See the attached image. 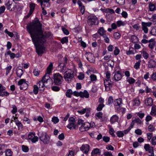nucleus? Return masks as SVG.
I'll use <instances>...</instances> for the list:
<instances>
[{
	"mask_svg": "<svg viewBox=\"0 0 156 156\" xmlns=\"http://www.w3.org/2000/svg\"><path fill=\"white\" fill-rule=\"evenodd\" d=\"M42 24L38 20H34L32 24L27 26V30L30 34L32 40L35 47L36 52L42 55L44 49V46H40L46 41V35L43 34L41 29Z\"/></svg>",
	"mask_w": 156,
	"mask_h": 156,
	"instance_id": "obj_1",
	"label": "nucleus"
},
{
	"mask_svg": "<svg viewBox=\"0 0 156 156\" xmlns=\"http://www.w3.org/2000/svg\"><path fill=\"white\" fill-rule=\"evenodd\" d=\"M63 75L65 80L68 83H69L74 77V71L72 69H68Z\"/></svg>",
	"mask_w": 156,
	"mask_h": 156,
	"instance_id": "obj_2",
	"label": "nucleus"
},
{
	"mask_svg": "<svg viewBox=\"0 0 156 156\" xmlns=\"http://www.w3.org/2000/svg\"><path fill=\"white\" fill-rule=\"evenodd\" d=\"M53 79L54 83L58 85H60L63 81L62 76L59 73L54 74Z\"/></svg>",
	"mask_w": 156,
	"mask_h": 156,
	"instance_id": "obj_3",
	"label": "nucleus"
},
{
	"mask_svg": "<svg viewBox=\"0 0 156 156\" xmlns=\"http://www.w3.org/2000/svg\"><path fill=\"white\" fill-rule=\"evenodd\" d=\"M39 139L45 144H48L50 142V138L45 132L42 133L40 134Z\"/></svg>",
	"mask_w": 156,
	"mask_h": 156,
	"instance_id": "obj_4",
	"label": "nucleus"
},
{
	"mask_svg": "<svg viewBox=\"0 0 156 156\" xmlns=\"http://www.w3.org/2000/svg\"><path fill=\"white\" fill-rule=\"evenodd\" d=\"M69 123L67 126V128L70 130L75 129L76 125L75 124L76 121L75 119L73 117H71L69 119Z\"/></svg>",
	"mask_w": 156,
	"mask_h": 156,
	"instance_id": "obj_5",
	"label": "nucleus"
},
{
	"mask_svg": "<svg viewBox=\"0 0 156 156\" xmlns=\"http://www.w3.org/2000/svg\"><path fill=\"white\" fill-rule=\"evenodd\" d=\"M18 84L20 85V89L21 90H26L28 87V85L24 79H22L19 81Z\"/></svg>",
	"mask_w": 156,
	"mask_h": 156,
	"instance_id": "obj_6",
	"label": "nucleus"
},
{
	"mask_svg": "<svg viewBox=\"0 0 156 156\" xmlns=\"http://www.w3.org/2000/svg\"><path fill=\"white\" fill-rule=\"evenodd\" d=\"M152 23L151 22L145 23L142 22L141 25L142 26V29L144 33L147 34L148 32V29L147 27H150L152 25Z\"/></svg>",
	"mask_w": 156,
	"mask_h": 156,
	"instance_id": "obj_7",
	"label": "nucleus"
},
{
	"mask_svg": "<svg viewBox=\"0 0 156 156\" xmlns=\"http://www.w3.org/2000/svg\"><path fill=\"white\" fill-rule=\"evenodd\" d=\"M87 59L90 62L94 63L95 62L94 56L90 52H87L85 55Z\"/></svg>",
	"mask_w": 156,
	"mask_h": 156,
	"instance_id": "obj_8",
	"label": "nucleus"
},
{
	"mask_svg": "<svg viewBox=\"0 0 156 156\" xmlns=\"http://www.w3.org/2000/svg\"><path fill=\"white\" fill-rule=\"evenodd\" d=\"M112 76H113V77H112V80H114L116 81H118L122 79L121 74L120 73L119 71H117L113 73Z\"/></svg>",
	"mask_w": 156,
	"mask_h": 156,
	"instance_id": "obj_9",
	"label": "nucleus"
},
{
	"mask_svg": "<svg viewBox=\"0 0 156 156\" xmlns=\"http://www.w3.org/2000/svg\"><path fill=\"white\" fill-rule=\"evenodd\" d=\"M87 23L89 25L92 26L95 24L97 20L96 17L93 16H90L88 17Z\"/></svg>",
	"mask_w": 156,
	"mask_h": 156,
	"instance_id": "obj_10",
	"label": "nucleus"
},
{
	"mask_svg": "<svg viewBox=\"0 0 156 156\" xmlns=\"http://www.w3.org/2000/svg\"><path fill=\"white\" fill-rule=\"evenodd\" d=\"M104 84L105 87V90L108 91L110 90L112 87V83L110 79L105 80L104 81Z\"/></svg>",
	"mask_w": 156,
	"mask_h": 156,
	"instance_id": "obj_11",
	"label": "nucleus"
},
{
	"mask_svg": "<svg viewBox=\"0 0 156 156\" xmlns=\"http://www.w3.org/2000/svg\"><path fill=\"white\" fill-rule=\"evenodd\" d=\"M28 138L29 140H31L33 143H34L37 141L38 139V137L35 136V134L33 133H30L28 134Z\"/></svg>",
	"mask_w": 156,
	"mask_h": 156,
	"instance_id": "obj_12",
	"label": "nucleus"
},
{
	"mask_svg": "<svg viewBox=\"0 0 156 156\" xmlns=\"http://www.w3.org/2000/svg\"><path fill=\"white\" fill-rule=\"evenodd\" d=\"M89 149V146L87 144H83L80 147V150L86 154H87L88 152Z\"/></svg>",
	"mask_w": 156,
	"mask_h": 156,
	"instance_id": "obj_13",
	"label": "nucleus"
},
{
	"mask_svg": "<svg viewBox=\"0 0 156 156\" xmlns=\"http://www.w3.org/2000/svg\"><path fill=\"white\" fill-rule=\"evenodd\" d=\"M7 9L10 11H13L15 9V7L14 5H12V2H11L9 1L7 3L5 4Z\"/></svg>",
	"mask_w": 156,
	"mask_h": 156,
	"instance_id": "obj_14",
	"label": "nucleus"
},
{
	"mask_svg": "<svg viewBox=\"0 0 156 156\" xmlns=\"http://www.w3.org/2000/svg\"><path fill=\"white\" fill-rule=\"evenodd\" d=\"M91 122L90 123L88 122H84L83 125V129L81 130L82 131L87 130L90 128L92 127L93 126H91Z\"/></svg>",
	"mask_w": 156,
	"mask_h": 156,
	"instance_id": "obj_15",
	"label": "nucleus"
},
{
	"mask_svg": "<svg viewBox=\"0 0 156 156\" xmlns=\"http://www.w3.org/2000/svg\"><path fill=\"white\" fill-rule=\"evenodd\" d=\"M58 69L61 73H63L66 69V67L65 65L62 63H59L58 66Z\"/></svg>",
	"mask_w": 156,
	"mask_h": 156,
	"instance_id": "obj_16",
	"label": "nucleus"
},
{
	"mask_svg": "<svg viewBox=\"0 0 156 156\" xmlns=\"http://www.w3.org/2000/svg\"><path fill=\"white\" fill-rule=\"evenodd\" d=\"M148 66L151 68H154L156 66V62L153 59H151L148 62Z\"/></svg>",
	"mask_w": 156,
	"mask_h": 156,
	"instance_id": "obj_17",
	"label": "nucleus"
},
{
	"mask_svg": "<svg viewBox=\"0 0 156 156\" xmlns=\"http://www.w3.org/2000/svg\"><path fill=\"white\" fill-rule=\"evenodd\" d=\"M153 103V100L151 98H149L146 99L145 101V104L146 106H151Z\"/></svg>",
	"mask_w": 156,
	"mask_h": 156,
	"instance_id": "obj_18",
	"label": "nucleus"
},
{
	"mask_svg": "<svg viewBox=\"0 0 156 156\" xmlns=\"http://www.w3.org/2000/svg\"><path fill=\"white\" fill-rule=\"evenodd\" d=\"M101 153L100 150L98 148L94 149L93 150L91 153V156H96L98 155H99Z\"/></svg>",
	"mask_w": 156,
	"mask_h": 156,
	"instance_id": "obj_19",
	"label": "nucleus"
},
{
	"mask_svg": "<svg viewBox=\"0 0 156 156\" xmlns=\"http://www.w3.org/2000/svg\"><path fill=\"white\" fill-rule=\"evenodd\" d=\"M119 117L116 115H114L112 116L110 119V122L111 124H113L118 121Z\"/></svg>",
	"mask_w": 156,
	"mask_h": 156,
	"instance_id": "obj_20",
	"label": "nucleus"
},
{
	"mask_svg": "<svg viewBox=\"0 0 156 156\" xmlns=\"http://www.w3.org/2000/svg\"><path fill=\"white\" fill-rule=\"evenodd\" d=\"M80 97L81 98H88L89 97V94L86 90H85L83 92H80Z\"/></svg>",
	"mask_w": 156,
	"mask_h": 156,
	"instance_id": "obj_21",
	"label": "nucleus"
},
{
	"mask_svg": "<svg viewBox=\"0 0 156 156\" xmlns=\"http://www.w3.org/2000/svg\"><path fill=\"white\" fill-rule=\"evenodd\" d=\"M113 103L114 105L115 106H120L122 103V99L119 98L115 100L114 101Z\"/></svg>",
	"mask_w": 156,
	"mask_h": 156,
	"instance_id": "obj_22",
	"label": "nucleus"
},
{
	"mask_svg": "<svg viewBox=\"0 0 156 156\" xmlns=\"http://www.w3.org/2000/svg\"><path fill=\"white\" fill-rule=\"evenodd\" d=\"M36 85L37 86L40 90H44V89L43 88L45 86V85L44 83L42 81H40Z\"/></svg>",
	"mask_w": 156,
	"mask_h": 156,
	"instance_id": "obj_23",
	"label": "nucleus"
},
{
	"mask_svg": "<svg viewBox=\"0 0 156 156\" xmlns=\"http://www.w3.org/2000/svg\"><path fill=\"white\" fill-rule=\"evenodd\" d=\"M106 31L105 30L103 27H100L98 30V33L101 36H103L104 34H105Z\"/></svg>",
	"mask_w": 156,
	"mask_h": 156,
	"instance_id": "obj_24",
	"label": "nucleus"
},
{
	"mask_svg": "<svg viewBox=\"0 0 156 156\" xmlns=\"http://www.w3.org/2000/svg\"><path fill=\"white\" fill-rule=\"evenodd\" d=\"M149 7L150 10L151 11H153L156 10V7L155 5L151 2L149 3Z\"/></svg>",
	"mask_w": 156,
	"mask_h": 156,
	"instance_id": "obj_25",
	"label": "nucleus"
},
{
	"mask_svg": "<svg viewBox=\"0 0 156 156\" xmlns=\"http://www.w3.org/2000/svg\"><path fill=\"white\" fill-rule=\"evenodd\" d=\"M16 74L18 77L20 78L23 73V70L17 68L16 69Z\"/></svg>",
	"mask_w": 156,
	"mask_h": 156,
	"instance_id": "obj_26",
	"label": "nucleus"
},
{
	"mask_svg": "<svg viewBox=\"0 0 156 156\" xmlns=\"http://www.w3.org/2000/svg\"><path fill=\"white\" fill-rule=\"evenodd\" d=\"M9 94V93L5 90H2L0 91V96H8Z\"/></svg>",
	"mask_w": 156,
	"mask_h": 156,
	"instance_id": "obj_27",
	"label": "nucleus"
},
{
	"mask_svg": "<svg viewBox=\"0 0 156 156\" xmlns=\"http://www.w3.org/2000/svg\"><path fill=\"white\" fill-rule=\"evenodd\" d=\"M35 7V4L34 3L31 2L29 4L30 11L31 12H33Z\"/></svg>",
	"mask_w": 156,
	"mask_h": 156,
	"instance_id": "obj_28",
	"label": "nucleus"
},
{
	"mask_svg": "<svg viewBox=\"0 0 156 156\" xmlns=\"http://www.w3.org/2000/svg\"><path fill=\"white\" fill-rule=\"evenodd\" d=\"M66 96L69 98L71 97V95L73 94V92L71 89H68L66 92Z\"/></svg>",
	"mask_w": 156,
	"mask_h": 156,
	"instance_id": "obj_29",
	"label": "nucleus"
},
{
	"mask_svg": "<svg viewBox=\"0 0 156 156\" xmlns=\"http://www.w3.org/2000/svg\"><path fill=\"white\" fill-rule=\"evenodd\" d=\"M53 65L52 63H51L47 68V73L48 74H49L51 72L52 69Z\"/></svg>",
	"mask_w": 156,
	"mask_h": 156,
	"instance_id": "obj_30",
	"label": "nucleus"
},
{
	"mask_svg": "<svg viewBox=\"0 0 156 156\" xmlns=\"http://www.w3.org/2000/svg\"><path fill=\"white\" fill-rule=\"evenodd\" d=\"M68 61V60L67 58L65 56L62 58V61H61L59 63H62L66 66V65Z\"/></svg>",
	"mask_w": 156,
	"mask_h": 156,
	"instance_id": "obj_31",
	"label": "nucleus"
},
{
	"mask_svg": "<svg viewBox=\"0 0 156 156\" xmlns=\"http://www.w3.org/2000/svg\"><path fill=\"white\" fill-rule=\"evenodd\" d=\"M51 80L49 76H47L46 80L45 81H43V82H44V85L45 86H47V85H46V84H50L51 82Z\"/></svg>",
	"mask_w": 156,
	"mask_h": 156,
	"instance_id": "obj_32",
	"label": "nucleus"
},
{
	"mask_svg": "<svg viewBox=\"0 0 156 156\" xmlns=\"http://www.w3.org/2000/svg\"><path fill=\"white\" fill-rule=\"evenodd\" d=\"M150 114L154 116L156 115V108L155 107H152L150 113Z\"/></svg>",
	"mask_w": 156,
	"mask_h": 156,
	"instance_id": "obj_33",
	"label": "nucleus"
},
{
	"mask_svg": "<svg viewBox=\"0 0 156 156\" xmlns=\"http://www.w3.org/2000/svg\"><path fill=\"white\" fill-rule=\"evenodd\" d=\"M105 105L103 103L99 104L97 107L96 109L98 111H100L102 110V108L104 107Z\"/></svg>",
	"mask_w": 156,
	"mask_h": 156,
	"instance_id": "obj_34",
	"label": "nucleus"
},
{
	"mask_svg": "<svg viewBox=\"0 0 156 156\" xmlns=\"http://www.w3.org/2000/svg\"><path fill=\"white\" fill-rule=\"evenodd\" d=\"M141 62V60H139L134 65V67L136 69H137L140 68Z\"/></svg>",
	"mask_w": 156,
	"mask_h": 156,
	"instance_id": "obj_35",
	"label": "nucleus"
},
{
	"mask_svg": "<svg viewBox=\"0 0 156 156\" xmlns=\"http://www.w3.org/2000/svg\"><path fill=\"white\" fill-rule=\"evenodd\" d=\"M103 114L101 112H99L96 113L95 115L96 118L97 119H100L102 117Z\"/></svg>",
	"mask_w": 156,
	"mask_h": 156,
	"instance_id": "obj_36",
	"label": "nucleus"
},
{
	"mask_svg": "<svg viewBox=\"0 0 156 156\" xmlns=\"http://www.w3.org/2000/svg\"><path fill=\"white\" fill-rule=\"evenodd\" d=\"M5 155L6 156H12V152L10 149H8L5 151Z\"/></svg>",
	"mask_w": 156,
	"mask_h": 156,
	"instance_id": "obj_37",
	"label": "nucleus"
},
{
	"mask_svg": "<svg viewBox=\"0 0 156 156\" xmlns=\"http://www.w3.org/2000/svg\"><path fill=\"white\" fill-rule=\"evenodd\" d=\"M134 103V105L136 106H139L140 104V101L138 98H136L133 101Z\"/></svg>",
	"mask_w": 156,
	"mask_h": 156,
	"instance_id": "obj_38",
	"label": "nucleus"
},
{
	"mask_svg": "<svg viewBox=\"0 0 156 156\" xmlns=\"http://www.w3.org/2000/svg\"><path fill=\"white\" fill-rule=\"evenodd\" d=\"M83 121L81 119L78 120L77 123L79 125H81V126L80 128V130H81L83 129V125L84 124Z\"/></svg>",
	"mask_w": 156,
	"mask_h": 156,
	"instance_id": "obj_39",
	"label": "nucleus"
},
{
	"mask_svg": "<svg viewBox=\"0 0 156 156\" xmlns=\"http://www.w3.org/2000/svg\"><path fill=\"white\" fill-rule=\"evenodd\" d=\"M90 77L91 81L92 82L96 81L97 80L96 76L94 74L91 75Z\"/></svg>",
	"mask_w": 156,
	"mask_h": 156,
	"instance_id": "obj_40",
	"label": "nucleus"
},
{
	"mask_svg": "<svg viewBox=\"0 0 156 156\" xmlns=\"http://www.w3.org/2000/svg\"><path fill=\"white\" fill-rule=\"evenodd\" d=\"M16 124L18 126L19 129H21L22 128V125L20 122L18 120L16 121Z\"/></svg>",
	"mask_w": 156,
	"mask_h": 156,
	"instance_id": "obj_41",
	"label": "nucleus"
},
{
	"mask_svg": "<svg viewBox=\"0 0 156 156\" xmlns=\"http://www.w3.org/2000/svg\"><path fill=\"white\" fill-rule=\"evenodd\" d=\"M39 89L38 87L36 85H34V86L33 92L35 94H37L38 93Z\"/></svg>",
	"mask_w": 156,
	"mask_h": 156,
	"instance_id": "obj_42",
	"label": "nucleus"
},
{
	"mask_svg": "<svg viewBox=\"0 0 156 156\" xmlns=\"http://www.w3.org/2000/svg\"><path fill=\"white\" fill-rule=\"evenodd\" d=\"M117 136L119 137H122L124 135V133L122 131H118L116 133Z\"/></svg>",
	"mask_w": 156,
	"mask_h": 156,
	"instance_id": "obj_43",
	"label": "nucleus"
},
{
	"mask_svg": "<svg viewBox=\"0 0 156 156\" xmlns=\"http://www.w3.org/2000/svg\"><path fill=\"white\" fill-rule=\"evenodd\" d=\"M116 1L120 5H123L125 3V0H116Z\"/></svg>",
	"mask_w": 156,
	"mask_h": 156,
	"instance_id": "obj_44",
	"label": "nucleus"
},
{
	"mask_svg": "<svg viewBox=\"0 0 156 156\" xmlns=\"http://www.w3.org/2000/svg\"><path fill=\"white\" fill-rule=\"evenodd\" d=\"M117 25L118 27H119L121 26H123L125 25V23L123 22L121 20H119L117 22Z\"/></svg>",
	"mask_w": 156,
	"mask_h": 156,
	"instance_id": "obj_45",
	"label": "nucleus"
},
{
	"mask_svg": "<svg viewBox=\"0 0 156 156\" xmlns=\"http://www.w3.org/2000/svg\"><path fill=\"white\" fill-rule=\"evenodd\" d=\"M84 77V74L82 73H79V75L77 76L78 78L80 80H83Z\"/></svg>",
	"mask_w": 156,
	"mask_h": 156,
	"instance_id": "obj_46",
	"label": "nucleus"
},
{
	"mask_svg": "<svg viewBox=\"0 0 156 156\" xmlns=\"http://www.w3.org/2000/svg\"><path fill=\"white\" fill-rule=\"evenodd\" d=\"M22 151L25 152H27L29 151L28 147L27 146L24 145L22 146Z\"/></svg>",
	"mask_w": 156,
	"mask_h": 156,
	"instance_id": "obj_47",
	"label": "nucleus"
},
{
	"mask_svg": "<svg viewBox=\"0 0 156 156\" xmlns=\"http://www.w3.org/2000/svg\"><path fill=\"white\" fill-rule=\"evenodd\" d=\"M68 42V39L67 37H65L63 38L61 40V42L62 44L66 43Z\"/></svg>",
	"mask_w": 156,
	"mask_h": 156,
	"instance_id": "obj_48",
	"label": "nucleus"
},
{
	"mask_svg": "<svg viewBox=\"0 0 156 156\" xmlns=\"http://www.w3.org/2000/svg\"><path fill=\"white\" fill-rule=\"evenodd\" d=\"M127 81L130 84H133L135 82V80L133 78L129 77L127 79Z\"/></svg>",
	"mask_w": 156,
	"mask_h": 156,
	"instance_id": "obj_49",
	"label": "nucleus"
},
{
	"mask_svg": "<svg viewBox=\"0 0 156 156\" xmlns=\"http://www.w3.org/2000/svg\"><path fill=\"white\" fill-rule=\"evenodd\" d=\"M12 110L11 112L13 114H15L17 112V108L15 105H13L12 106Z\"/></svg>",
	"mask_w": 156,
	"mask_h": 156,
	"instance_id": "obj_50",
	"label": "nucleus"
},
{
	"mask_svg": "<svg viewBox=\"0 0 156 156\" xmlns=\"http://www.w3.org/2000/svg\"><path fill=\"white\" fill-rule=\"evenodd\" d=\"M59 120V119L57 117H54L52 119V121L55 124L58 123Z\"/></svg>",
	"mask_w": 156,
	"mask_h": 156,
	"instance_id": "obj_51",
	"label": "nucleus"
},
{
	"mask_svg": "<svg viewBox=\"0 0 156 156\" xmlns=\"http://www.w3.org/2000/svg\"><path fill=\"white\" fill-rule=\"evenodd\" d=\"M142 53L143 56L144 57V58L145 59H147L149 57L148 54L146 52L144 51H143Z\"/></svg>",
	"mask_w": 156,
	"mask_h": 156,
	"instance_id": "obj_52",
	"label": "nucleus"
},
{
	"mask_svg": "<svg viewBox=\"0 0 156 156\" xmlns=\"http://www.w3.org/2000/svg\"><path fill=\"white\" fill-rule=\"evenodd\" d=\"M5 33L7 34L9 36L11 37H12L14 35V34L12 33L9 31L7 29H6L5 30Z\"/></svg>",
	"mask_w": 156,
	"mask_h": 156,
	"instance_id": "obj_53",
	"label": "nucleus"
},
{
	"mask_svg": "<svg viewBox=\"0 0 156 156\" xmlns=\"http://www.w3.org/2000/svg\"><path fill=\"white\" fill-rule=\"evenodd\" d=\"M12 67L11 66H9L6 68V75H7L9 73L10 70L12 69Z\"/></svg>",
	"mask_w": 156,
	"mask_h": 156,
	"instance_id": "obj_54",
	"label": "nucleus"
},
{
	"mask_svg": "<svg viewBox=\"0 0 156 156\" xmlns=\"http://www.w3.org/2000/svg\"><path fill=\"white\" fill-rule=\"evenodd\" d=\"M104 156H113L112 153L110 151H105L104 153Z\"/></svg>",
	"mask_w": 156,
	"mask_h": 156,
	"instance_id": "obj_55",
	"label": "nucleus"
},
{
	"mask_svg": "<svg viewBox=\"0 0 156 156\" xmlns=\"http://www.w3.org/2000/svg\"><path fill=\"white\" fill-rule=\"evenodd\" d=\"M102 36L104 38L105 41L106 43H108L109 42V40L106 35V34H104V35Z\"/></svg>",
	"mask_w": 156,
	"mask_h": 156,
	"instance_id": "obj_56",
	"label": "nucleus"
},
{
	"mask_svg": "<svg viewBox=\"0 0 156 156\" xmlns=\"http://www.w3.org/2000/svg\"><path fill=\"white\" fill-rule=\"evenodd\" d=\"M114 132L115 131L114 130L112 127H111L109 129V133L113 137H115V135L114 133Z\"/></svg>",
	"mask_w": 156,
	"mask_h": 156,
	"instance_id": "obj_57",
	"label": "nucleus"
},
{
	"mask_svg": "<svg viewBox=\"0 0 156 156\" xmlns=\"http://www.w3.org/2000/svg\"><path fill=\"white\" fill-rule=\"evenodd\" d=\"M119 49H118V48L117 47H115V49L114 50V54L115 55H117L119 54Z\"/></svg>",
	"mask_w": 156,
	"mask_h": 156,
	"instance_id": "obj_58",
	"label": "nucleus"
},
{
	"mask_svg": "<svg viewBox=\"0 0 156 156\" xmlns=\"http://www.w3.org/2000/svg\"><path fill=\"white\" fill-rule=\"evenodd\" d=\"M52 89L54 91H58L60 90V88L56 86H54L52 87Z\"/></svg>",
	"mask_w": 156,
	"mask_h": 156,
	"instance_id": "obj_59",
	"label": "nucleus"
},
{
	"mask_svg": "<svg viewBox=\"0 0 156 156\" xmlns=\"http://www.w3.org/2000/svg\"><path fill=\"white\" fill-rule=\"evenodd\" d=\"M148 129L150 131L152 132L154 130V128L153 125H150L148 126Z\"/></svg>",
	"mask_w": 156,
	"mask_h": 156,
	"instance_id": "obj_60",
	"label": "nucleus"
},
{
	"mask_svg": "<svg viewBox=\"0 0 156 156\" xmlns=\"http://www.w3.org/2000/svg\"><path fill=\"white\" fill-rule=\"evenodd\" d=\"M40 73V71H38L36 69H34L33 71V73L34 75L35 76H38Z\"/></svg>",
	"mask_w": 156,
	"mask_h": 156,
	"instance_id": "obj_61",
	"label": "nucleus"
},
{
	"mask_svg": "<svg viewBox=\"0 0 156 156\" xmlns=\"http://www.w3.org/2000/svg\"><path fill=\"white\" fill-rule=\"evenodd\" d=\"M151 147H150V145L148 144H145L144 147V148L146 151L149 150V149Z\"/></svg>",
	"mask_w": 156,
	"mask_h": 156,
	"instance_id": "obj_62",
	"label": "nucleus"
},
{
	"mask_svg": "<svg viewBox=\"0 0 156 156\" xmlns=\"http://www.w3.org/2000/svg\"><path fill=\"white\" fill-rule=\"evenodd\" d=\"M121 15L122 16L125 18L127 17L128 14L127 12L125 11H123L121 13Z\"/></svg>",
	"mask_w": 156,
	"mask_h": 156,
	"instance_id": "obj_63",
	"label": "nucleus"
},
{
	"mask_svg": "<svg viewBox=\"0 0 156 156\" xmlns=\"http://www.w3.org/2000/svg\"><path fill=\"white\" fill-rule=\"evenodd\" d=\"M114 36L115 38L116 39H119L120 37V35L119 33L118 32H115L114 34Z\"/></svg>",
	"mask_w": 156,
	"mask_h": 156,
	"instance_id": "obj_64",
	"label": "nucleus"
}]
</instances>
